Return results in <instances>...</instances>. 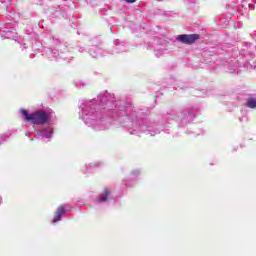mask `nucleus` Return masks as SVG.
Segmentation results:
<instances>
[{
  "label": "nucleus",
  "mask_w": 256,
  "mask_h": 256,
  "mask_svg": "<svg viewBox=\"0 0 256 256\" xmlns=\"http://www.w3.org/2000/svg\"><path fill=\"white\" fill-rule=\"evenodd\" d=\"M109 194L108 191H105V194L103 195L101 201H107V195Z\"/></svg>",
  "instance_id": "39448f33"
},
{
  "label": "nucleus",
  "mask_w": 256,
  "mask_h": 256,
  "mask_svg": "<svg viewBox=\"0 0 256 256\" xmlns=\"http://www.w3.org/2000/svg\"><path fill=\"white\" fill-rule=\"evenodd\" d=\"M65 213V208L63 206H60L56 212V215L54 217L53 223H57V221L61 220V216Z\"/></svg>",
  "instance_id": "7ed1b4c3"
},
{
  "label": "nucleus",
  "mask_w": 256,
  "mask_h": 256,
  "mask_svg": "<svg viewBox=\"0 0 256 256\" xmlns=\"http://www.w3.org/2000/svg\"><path fill=\"white\" fill-rule=\"evenodd\" d=\"M247 107H250V109H255L256 107V99H249L247 102Z\"/></svg>",
  "instance_id": "20e7f679"
},
{
  "label": "nucleus",
  "mask_w": 256,
  "mask_h": 256,
  "mask_svg": "<svg viewBox=\"0 0 256 256\" xmlns=\"http://www.w3.org/2000/svg\"><path fill=\"white\" fill-rule=\"evenodd\" d=\"M127 3H135L136 0H125Z\"/></svg>",
  "instance_id": "423d86ee"
},
{
  "label": "nucleus",
  "mask_w": 256,
  "mask_h": 256,
  "mask_svg": "<svg viewBox=\"0 0 256 256\" xmlns=\"http://www.w3.org/2000/svg\"><path fill=\"white\" fill-rule=\"evenodd\" d=\"M21 113L26 121H31L34 125H43V123H47V120L49 119V115L43 111H37L29 115L27 110H22Z\"/></svg>",
  "instance_id": "f257e3e1"
},
{
  "label": "nucleus",
  "mask_w": 256,
  "mask_h": 256,
  "mask_svg": "<svg viewBox=\"0 0 256 256\" xmlns=\"http://www.w3.org/2000/svg\"><path fill=\"white\" fill-rule=\"evenodd\" d=\"M199 39V35L197 34H191V35H179L177 37L178 41H181L182 43H187L188 45H191V43H195Z\"/></svg>",
  "instance_id": "f03ea898"
}]
</instances>
